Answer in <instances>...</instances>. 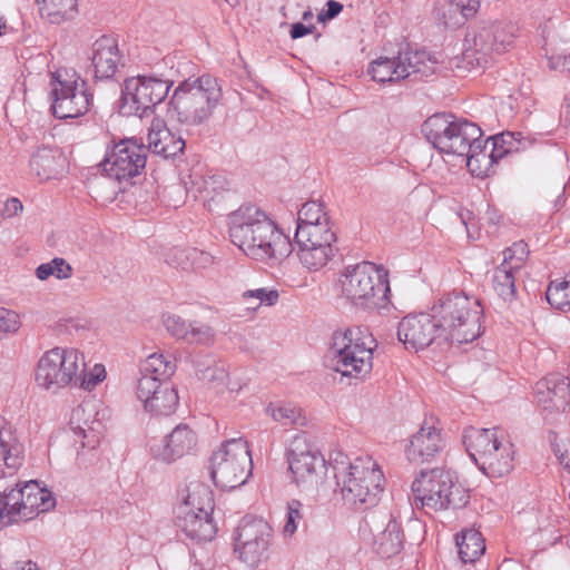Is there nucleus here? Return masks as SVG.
<instances>
[{"instance_id": "nucleus-1", "label": "nucleus", "mask_w": 570, "mask_h": 570, "mask_svg": "<svg viewBox=\"0 0 570 570\" xmlns=\"http://www.w3.org/2000/svg\"><path fill=\"white\" fill-rule=\"evenodd\" d=\"M228 234L234 245L256 261H278L292 252L289 238L256 205H243L228 215Z\"/></svg>"}, {"instance_id": "nucleus-2", "label": "nucleus", "mask_w": 570, "mask_h": 570, "mask_svg": "<svg viewBox=\"0 0 570 570\" xmlns=\"http://www.w3.org/2000/svg\"><path fill=\"white\" fill-rule=\"evenodd\" d=\"M222 98L218 80L209 75L181 81L169 100V111L176 119L189 126L205 122Z\"/></svg>"}, {"instance_id": "nucleus-3", "label": "nucleus", "mask_w": 570, "mask_h": 570, "mask_svg": "<svg viewBox=\"0 0 570 570\" xmlns=\"http://www.w3.org/2000/svg\"><path fill=\"white\" fill-rule=\"evenodd\" d=\"M336 286L342 297L362 309L383 306L390 292L387 273L371 262L346 266Z\"/></svg>"}, {"instance_id": "nucleus-4", "label": "nucleus", "mask_w": 570, "mask_h": 570, "mask_svg": "<svg viewBox=\"0 0 570 570\" xmlns=\"http://www.w3.org/2000/svg\"><path fill=\"white\" fill-rule=\"evenodd\" d=\"M411 489L415 507L425 513L461 509L470 499L468 490L458 482L454 473L440 468L421 471Z\"/></svg>"}, {"instance_id": "nucleus-5", "label": "nucleus", "mask_w": 570, "mask_h": 570, "mask_svg": "<svg viewBox=\"0 0 570 570\" xmlns=\"http://www.w3.org/2000/svg\"><path fill=\"white\" fill-rule=\"evenodd\" d=\"M334 471L336 485L347 504L365 510L376 505L384 475L372 458H356L347 466H334Z\"/></svg>"}, {"instance_id": "nucleus-6", "label": "nucleus", "mask_w": 570, "mask_h": 570, "mask_svg": "<svg viewBox=\"0 0 570 570\" xmlns=\"http://www.w3.org/2000/svg\"><path fill=\"white\" fill-rule=\"evenodd\" d=\"M377 344L368 328L352 326L333 333L331 367L343 376H365L373 366Z\"/></svg>"}, {"instance_id": "nucleus-7", "label": "nucleus", "mask_w": 570, "mask_h": 570, "mask_svg": "<svg viewBox=\"0 0 570 570\" xmlns=\"http://www.w3.org/2000/svg\"><path fill=\"white\" fill-rule=\"evenodd\" d=\"M210 476L214 483L233 490L243 485L252 475L253 461L247 442L242 438L230 439L210 456Z\"/></svg>"}, {"instance_id": "nucleus-8", "label": "nucleus", "mask_w": 570, "mask_h": 570, "mask_svg": "<svg viewBox=\"0 0 570 570\" xmlns=\"http://www.w3.org/2000/svg\"><path fill=\"white\" fill-rule=\"evenodd\" d=\"M438 59L425 50H413L409 45L401 48L397 56L380 57L374 60L368 73L377 82L399 81L411 76L416 78L430 77L438 69Z\"/></svg>"}, {"instance_id": "nucleus-9", "label": "nucleus", "mask_w": 570, "mask_h": 570, "mask_svg": "<svg viewBox=\"0 0 570 570\" xmlns=\"http://www.w3.org/2000/svg\"><path fill=\"white\" fill-rule=\"evenodd\" d=\"M85 371L83 355L73 348L55 347L38 361L36 382L53 392L73 384Z\"/></svg>"}, {"instance_id": "nucleus-10", "label": "nucleus", "mask_w": 570, "mask_h": 570, "mask_svg": "<svg viewBox=\"0 0 570 570\" xmlns=\"http://www.w3.org/2000/svg\"><path fill=\"white\" fill-rule=\"evenodd\" d=\"M173 82L156 77L127 78L122 86L119 112L124 116H148L168 96Z\"/></svg>"}, {"instance_id": "nucleus-11", "label": "nucleus", "mask_w": 570, "mask_h": 570, "mask_svg": "<svg viewBox=\"0 0 570 570\" xmlns=\"http://www.w3.org/2000/svg\"><path fill=\"white\" fill-rule=\"evenodd\" d=\"M362 534L368 535L374 551L382 558L399 554L404 546V532L401 523L386 508L368 511L361 525Z\"/></svg>"}, {"instance_id": "nucleus-12", "label": "nucleus", "mask_w": 570, "mask_h": 570, "mask_svg": "<svg viewBox=\"0 0 570 570\" xmlns=\"http://www.w3.org/2000/svg\"><path fill=\"white\" fill-rule=\"evenodd\" d=\"M514 27L489 26L481 28L470 39H465L468 47L462 52V63L468 69L485 68L493 52L502 53L513 43Z\"/></svg>"}, {"instance_id": "nucleus-13", "label": "nucleus", "mask_w": 570, "mask_h": 570, "mask_svg": "<svg viewBox=\"0 0 570 570\" xmlns=\"http://www.w3.org/2000/svg\"><path fill=\"white\" fill-rule=\"evenodd\" d=\"M147 155L148 149L144 144L138 142L136 138H127L115 144L107 151L100 166L102 171L118 184L128 183L140 175L146 166Z\"/></svg>"}, {"instance_id": "nucleus-14", "label": "nucleus", "mask_w": 570, "mask_h": 570, "mask_svg": "<svg viewBox=\"0 0 570 570\" xmlns=\"http://www.w3.org/2000/svg\"><path fill=\"white\" fill-rule=\"evenodd\" d=\"M53 79L51 90L53 116L68 119L85 115L92 104V94L89 92L86 81L79 77L61 79L60 72H57Z\"/></svg>"}, {"instance_id": "nucleus-15", "label": "nucleus", "mask_w": 570, "mask_h": 570, "mask_svg": "<svg viewBox=\"0 0 570 570\" xmlns=\"http://www.w3.org/2000/svg\"><path fill=\"white\" fill-rule=\"evenodd\" d=\"M271 528L262 519H243L235 535V551L250 567L267 558Z\"/></svg>"}, {"instance_id": "nucleus-16", "label": "nucleus", "mask_w": 570, "mask_h": 570, "mask_svg": "<svg viewBox=\"0 0 570 570\" xmlns=\"http://www.w3.org/2000/svg\"><path fill=\"white\" fill-rule=\"evenodd\" d=\"M287 460L297 485L317 484L325 470L323 455L312 449L305 436H296L293 440Z\"/></svg>"}, {"instance_id": "nucleus-17", "label": "nucleus", "mask_w": 570, "mask_h": 570, "mask_svg": "<svg viewBox=\"0 0 570 570\" xmlns=\"http://www.w3.org/2000/svg\"><path fill=\"white\" fill-rule=\"evenodd\" d=\"M397 338L406 350L419 352L442 342L441 327L434 314H409L399 323Z\"/></svg>"}, {"instance_id": "nucleus-18", "label": "nucleus", "mask_w": 570, "mask_h": 570, "mask_svg": "<svg viewBox=\"0 0 570 570\" xmlns=\"http://www.w3.org/2000/svg\"><path fill=\"white\" fill-rule=\"evenodd\" d=\"M445 448L441 429L432 420H425L420 430L412 435L405 453L409 461L424 463L433 460Z\"/></svg>"}, {"instance_id": "nucleus-19", "label": "nucleus", "mask_w": 570, "mask_h": 570, "mask_svg": "<svg viewBox=\"0 0 570 570\" xmlns=\"http://www.w3.org/2000/svg\"><path fill=\"white\" fill-rule=\"evenodd\" d=\"M197 444V436L186 424L177 425L163 441L150 446L155 459L170 463L189 454Z\"/></svg>"}, {"instance_id": "nucleus-20", "label": "nucleus", "mask_w": 570, "mask_h": 570, "mask_svg": "<svg viewBox=\"0 0 570 570\" xmlns=\"http://www.w3.org/2000/svg\"><path fill=\"white\" fill-rule=\"evenodd\" d=\"M97 415L98 412L90 403H82L71 412L69 426L82 439V448L95 449L104 435L105 426Z\"/></svg>"}, {"instance_id": "nucleus-21", "label": "nucleus", "mask_w": 570, "mask_h": 570, "mask_svg": "<svg viewBox=\"0 0 570 570\" xmlns=\"http://www.w3.org/2000/svg\"><path fill=\"white\" fill-rule=\"evenodd\" d=\"M482 313L480 302L473 297L469 303V315H459L451 328L441 330L442 342L463 344L476 340L481 334Z\"/></svg>"}, {"instance_id": "nucleus-22", "label": "nucleus", "mask_w": 570, "mask_h": 570, "mask_svg": "<svg viewBox=\"0 0 570 570\" xmlns=\"http://www.w3.org/2000/svg\"><path fill=\"white\" fill-rule=\"evenodd\" d=\"M121 56L117 41L108 36H102L92 45L91 67L94 78L98 80H111L118 69Z\"/></svg>"}, {"instance_id": "nucleus-23", "label": "nucleus", "mask_w": 570, "mask_h": 570, "mask_svg": "<svg viewBox=\"0 0 570 570\" xmlns=\"http://www.w3.org/2000/svg\"><path fill=\"white\" fill-rule=\"evenodd\" d=\"M24 460V446L17 431L7 420L0 416V479L6 475L4 468L12 474Z\"/></svg>"}, {"instance_id": "nucleus-24", "label": "nucleus", "mask_w": 570, "mask_h": 570, "mask_svg": "<svg viewBox=\"0 0 570 570\" xmlns=\"http://www.w3.org/2000/svg\"><path fill=\"white\" fill-rule=\"evenodd\" d=\"M458 117L452 114H435L422 125V134L426 140L441 154H448L452 147V132Z\"/></svg>"}, {"instance_id": "nucleus-25", "label": "nucleus", "mask_w": 570, "mask_h": 570, "mask_svg": "<svg viewBox=\"0 0 570 570\" xmlns=\"http://www.w3.org/2000/svg\"><path fill=\"white\" fill-rule=\"evenodd\" d=\"M147 139L148 151L165 159L174 158L185 149L184 139L173 134L160 119L153 120Z\"/></svg>"}, {"instance_id": "nucleus-26", "label": "nucleus", "mask_w": 570, "mask_h": 570, "mask_svg": "<svg viewBox=\"0 0 570 570\" xmlns=\"http://www.w3.org/2000/svg\"><path fill=\"white\" fill-rule=\"evenodd\" d=\"M175 524L186 539L197 544L212 541L217 532L210 513L190 514L187 511L176 515Z\"/></svg>"}, {"instance_id": "nucleus-27", "label": "nucleus", "mask_w": 570, "mask_h": 570, "mask_svg": "<svg viewBox=\"0 0 570 570\" xmlns=\"http://www.w3.org/2000/svg\"><path fill=\"white\" fill-rule=\"evenodd\" d=\"M473 297H470L461 292H452L443 295L436 304L433 305L432 311L438 321L441 330L451 328L455 323V318L464 314L469 315V303Z\"/></svg>"}, {"instance_id": "nucleus-28", "label": "nucleus", "mask_w": 570, "mask_h": 570, "mask_svg": "<svg viewBox=\"0 0 570 570\" xmlns=\"http://www.w3.org/2000/svg\"><path fill=\"white\" fill-rule=\"evenodd\" d=\"M66 161V157L58 149L42 147L32 154L30 170L40 180H48L65 171Z\"/></svg>"}, {"instance_id": "nucleus-29", "label": "nucleus", "mask_w": 570, "mask_h": 570, "mask_svg": "<svg viewBox=\"0 0 570 570\" xmlns=\"http://www.w3.org/2000/svg\"><path fill=\"white\" fill-rule=\"evenodd\" d=\"M483 132L481 128L466 119L458 118L452 132V147L448 155L466 156L471 150H476L482 142Z\"/></svg>"}, {"instance_id": "nucleus-30", "label": "nucleus", "mask_w": 570, "mask_h": 570, "mask_svg": "<svg viewBox=\"0 0 570 570\" xmlns=\"http://www.w3.org/2000/svg\"><path fill=\"white\" fill-rule=\"evenodd\" d=\"M503 441L497 429H476L470 426L464 430L462 442L475 464L491 452L497 444Z\"/></svg>"}, {"instance_id": "nucleus-31", "label": "nucleus", "mask_w": 570, "mask_h": 570, "mask_svg": "<svg viewBox=\"0 0 570 570\" xmlns=\"http://www.w3.org/2000/svg\"><path fill=\"white\" fill-rule=\"evenodd\" d=\"M513 445L501 441L489 454L482 458L476 465L490 478H501L513 469Z\"/></svg>"}, {"instance_id": "nucleus-32", "label": "nucleus", "mask_w": 570, "mask_h": 570, "mask_svg": "<svg viewBox=\"0 0 570 570\" xmlns=\"http://www.w3.org/2000/svg\"><path fill=\"white\" fill-rule=\"evenodd\" d=\"M22 519L30 520L40 512L55 507L51 492L40 488L37 481H29L22 487Z\"/></svg>"}, {"instance_id": "nucleus-33", "label": "nucleus", "mask_w": 570, "mask_h": 570, "mask_svg": "<svg viewBox=\"0 0 570 570\" xmlns=\"http://www.w3.org/2000/svg\"><path fill=\"white\" fill-rule=\"evenodd\" d=\"M187 511L190 514L213 513V492L207 485L200 482L190 483L184 502L178 507L177 514H183Z\"/></svg>"}, {"instance_id": "nucleus-34", "label": "nucleus", "mask_w": 570, "mask_h": 570, "mask_svg": "<svg viewBox=\"0 0 570 570\" xmlns=\"http://www.w3.org/2000/svg\"><path fill=\"white\" fill-rule=\"evenodd\" d=\"M196 376L206 382L212 389L220 392L227 385L228 372L223 362L206 355L195 360Z\"/></svg>"}, {"instance_id": "nucleus-35", "label": "nucleus", "mask_w": 570, "mask_h": 570, "mask_svg": "<svg viewBox=\"0 0 570 570\" xmlns=\"http://www.w3.org/2000/svg\"><path fill=\"white\" fill-rule=\"evenodd\" d=\"M294 239L297 246L335 247L336 233L332 223H321L318 227L296 228Z\"/></svg>"}, {"instance_id": "nucleus-36", "label": "nucleus", "mask_w": 570, "mask_h": 570, "mask_svg": "<svg viewBox=\"0 0 570 570\" xmlns=\"http://www.w3.org/2000/svg\"><path fill=\"white\" fill-rule=\"evenodd\" d=\"M22 488L7 487L0 492V524H10L22 519Z\"/></svg>"}, {"instance_id": "nucleus-37", "label": "nucleus", "mask_w": 570, "mask_h": 570, "mask_svg": "<svg viewBox=\"0 0 570 570\" xmlns=\"http://www.w3.org/2000/svg\"><path fill=\"white\" fill-rule=\"evenodd\" d=\"M455 540L463 563H473L485 551L484 539L474 529L463 530L460 534H456Z\"/></svg>"}, {"instance_id": "nucleus-38", "label": "nucleus", "mask_w": 570, "mask_h": 570, "mask_svg": "<svg viewBox=\"0 0 570 570\" xmlns=\"http://www.w3.org/2000/svg\"><path fill=\"white\" fill-rule=\"evenodd\" d=\"M39 12L50 23L60 24L72 19L77 10V0H37Z\"/></svg>"}, {"instance_id": "nucleus-39", "label": "nucleus", "mask_w": 570, "mask_h": 570, "mask_svg": "<svg viewBox=\"0 0 570 570\" xmlns=\"http://www.w3.org/2000/svg\"><path fill=\"white\" fill-rule=\"evenodd\" d=\"M209 254L197 248H178L175 247L169 250L166 262L176 268L195 269L205 266L210 262Z\"/></svg>"}, {"instance_id": "nucleus-40", "label": "nucleus", "mask_w": 570, "mask_h": 570, "mask_svg": "<svg viewBox=\"0 0 570 570\" xmlns=\"http://www.w3.org/2000/svg\"><path fill=\"white\" fill-rule=\"evenodd\" d=\"M179 397L177 391L170 383H165L163 389L145 405V410L153 415H170L178 406Z\"/></svg>"}, {"instance_id": "nucleus-41", "label": "nucleus", "mask_w": 570, "mask_h": 570, "mask_svg": "<svg viewBox=\"0 0 570 570\" xmlns=\"http://www.w3.org/2000/svg\"><path fill=\"white\" fill-rule=\"evenodd\" d=\"M336 247L297 246V257L308 271H320L333 258Z\"/></svg>"}, {"instance_id": "nucleus-42", "label": "nucleus", "mask_w": 570, "mask_h": 570, "mask_svg": "<svg viewBox=\"0 0 570 570\" xmlns=\"http://www.w3.org/2000/svg\"><path fill=\"white\" fill-rule=\"evenodd\" d=\"M515 272L517 269H513L512 265L501 264L493 273V288L504 302H511L515 296Z\"/></svg>"}, {"instance_id": "nucleus-43", "label": "nucleus", "mask_w": 570, "mask_h": 570, "mask_svg": "<svg viewBox=\"0 0 570 570\" xmlns=\"http://www.w3.org/2000/svg\"><path fill=\"white\" fill-rule=\"evenodd\" d=\"M485 147L487 140L482 138V142L476 150H471V153L466 154V156H461V158L466 163L469 171L473 176L481 177L485 175L489 166L499 159L494 150H492L490 154H487Z\"/></svg>"}, {"instance_id": "nucleus-44", "label": "nucleus", "mask_w": 570, "mask_h": 570, "mask_svg": "<svg viewBox=\"0 0 570 570\" xmlns=\"http://www.w3.org/2000/svg\"><path fill=\"white\" fill-rule=\"evenodd\" d=\"M175 368L176 365L169 356L154 353L142 362L140 373L168 381V379L175 373Z\"/></svg>"}, {"instance_id": "nucleus-45", "label": "nucleus", "mask_w": 570, "mask_h": 570, "mask_svg": "<svg viewBox=\"0 0 570 570\" xmlns=\"http://www.w3.org/2000/svg\"><path fill=\"white\" fill-rule=\"evenodd\" d=\"M321 223H331L330 217L324 212V206L320 202H306L298 210L297 227L306 228L308 226H317Z\"/></svg>"}, {"instance_id": "nucleus-46", "label": "nucleus", "mask_w": 570, "mask_h": 570, "mask_svg": "<svg viewBox=\"0 0 570 570\" xmlns=\"http://www.w3.org/2000/svg\"><path fill=\"white\" fill-rule=\"evenodd\" d=\"M116 183L118 181L105 173V175L96 177L89 183L90 194L96 200L112 202L120 190Z\"/></svg>"}, {"instance_id": "nucleus-47", "label": "nucleus", "mask_w": 570, "mask_h": 570, "mask_svg": "<svg viewBox=\"0 0 570 570\" xmlns=\"http://www.w3.org/2000/svg\"><path fill=\"white\" fill-rule=\"evenodd\" d=\"M546 297L548 303L557 309H570V281L551 282Z\"/></svg>"}, {"instance_id": "nucleus-48", "label": "nucleus", "mask_w": 570, "mask_h": 570, "mask_svg": "<svg viewBox=\"0 0 570 570\" xmlns=\"http://www.w3.org/2000/svg\"><path fill=\"white\" fill-rule=\"evenodd\" d=\"M72 267L63 258L56 257L49 263L41 264L36 269V276L45 281L50 276L58 279H68L72 276Z\"/></svg>"}, {"instance_id": "nucleus-49", "label": "nucleus", "mask_w": 570, "mask_h": 570, "mask_svg": "<svg viewBox=\"0 0 570 570\" xmlns=\"http://www.w3.org/2000/svg\"><path fill=\"white\" fill-rule=\"evenodd\" d=\"M165 383H169L157 376L141 374L137 383V397L144 403V406L156 395L158 390L163 389Z\"/></svg>"}, {"instance_id": "nucleus-50", "label": "nucleus", "mask_w": 570, "mask_h": 570, "mask_svg": "<svg viewBox=\"0 0 570 570\" xmlns=\"http://www.w3.org/2000/svg\"><path fill=\"white\" fill-rule=\"evenodd\" d=\"M190 327L187 331V335L185 336L184 341H186L189 344H203L208 345L213 343L214 341V330L202 322L194 321L189 322Z\"/></svg>"}, {"instance_id": "nucleus-51", "label": "nucleus", "mask_w": 570, "mask_h": 570, "mask_svg": "<svg viewBox=\"0 0 570 570\" xmlns=\"http://www.w3.org/2000/svg\"><path fill=\"white\" fill-rule=\"evenodd\" d=\"M267 412L276 422L284 425L296 424L301 417L299 409L292 404H271L267 407Z\"/></svg>"}, {"instance_id": "nucleus-52", "label": "nucleus", "mask_w": 570, "mask_h": 570, "mask_svg": "<svg viewBox=\"0 0 570 570\" xmlns=\"http://www.w3.org/2000/svg\"><path fill=\"white\" fill-rule=\"evenodd\" d=\"M502 254V264L507 266L512 265L513 269L519 271L522 267L524 259L528 257V245L522 240L515 242L511 247L505 248Z\"/></svg>"}, {"instance_id": "nucleus-53", "label": "nucleus", "mask_w": 570, "mask_h": 570, "mask_svg": "<svg viewBox=\"0 0 570 570\" xmlns=\"http://www.w3.org/2000/svg\"><path fill=\"white\" fill-rule=\"evenodd\" d=\"M480 8V0H450V13H460L461 19H456L455 23H463L469 18H472Z\"/></svg>"}, {"instance_id": "nucleus-54", "label": "nucleus", "mask_w": 570, "mask_h": 570, "mask_svg": "<svg viewBox=\"0 0 570 570\" xmlns=\"http://www.w3.org/2000/svg\"><path fill=\"white\" fill-rule=\"evenodd\" d=\"M105 377V366L102 364H96L89 373H87L85 370L79 376V380L73 382V385L80 386L87 391H91L98 383L102 382Z\"/></svg>"}, {"instance_id": "nucleus-55", "label": "nucleus", "mask_w": 570, "mask_h": 570, "mask_svg": "<svg viewBox=\"0 0 570 570\" xmlns=\"http://www.w3.org/2000/svg\"><path fill=\"white\" fill-rule=\"evenodd\" d=\"M21 327L20 315L12 309L0 307V334L13 335Z\"/></svg>"}, {"instance_id": "nucleus-56", "label": "nucleus", "mask_w": 570, "mask_h": 570, "mask_svg": "<svg viewBox=\"0 0 570 570\" xmlns=\"http://www.w3.org/2000/svg\"><path fill=\"white\" fill-rule=\"evenodd\" d=\"M278 292L276 289H266V288H257V289H250L246 291L243 294V298L248 302L250 299L257 301L256 306L253 308H256L263 304L267 306H272L277 303L278 301Z\"/></svg>"}, {"instance_id": "nucleus-57", "label": "nucleus", "mask_w": 570, "mask_h": 570, "mask_svg": "<svg viewBox=\"0 0 570 570\" xmlns=\"http://www.w3.org/2000/svg\"><path fill=\"white\" fill-rule=\"evenodd\" d=\"M548 393L550 395V402L554 407H564L566 404L570 403V382L561 380L556 383L553 387L548 386Z\"/></svg>"}, {"instance_id": "nucleus-58", "label": "nucleus", "mask_w": 570, "mask_h": 570, "mask_svg": "<svg viewBox=\"0 0 570 570\" xmlns=\"http://www.w3.org/2000/svg\"><path fill=\"white\" fill-rule=\"evenodd\" d=\"M303 504L297 500H292L287 503L286 523L284 525V533L292 535L296 532L298 522L303 519L302 513Z\"/></svg>"}, {"instance_id": "nucleus-59", "label": "nucleus", "mask_w": 570, "mask_h": 570, "mask_svg": "<svg viewBox=\"0 0 570 570\" xmlns=\"http://www.w3.org/2000/svg\"><path fill=\"white\" fill-rule=\"evenodd\" d=\"M166 330L176 338L184 340L190 327L189 323L178 315H166L164 317Z\"/></svg>"}, {"instance_id": "nucleus-60", "label": "nucleus", "mask_w": 570, "mask_h": 570, "mask_svg": "<svg viewBox=\"0 0 570 570\" xmlns=\"http://www.w3.org/2000/svg\"><path fill=\"white\" fill-rule=\"evenodd\" d=\"M514 140L513 132L501 134L500 137L493 138V149L498 158H501L504 154H508L512 149V141Z\"/></svg>"}, {"instance_id": "nucleus-61", "label": "nucleus", "mask_w": 570, "mask_h": 570, "mask_svg": "<svg viewBox=\"0 0 570 570\" xmlns=\"http://www.w3.org/2000/svg\"><path fill=\"white\" fill-rule=\"evenodd\" d=\"M326 10H323L317 14L318 22H326L328 20H332L335 17H337L343 10V4L335 0H330L326 3Z\"/></svg>"}, {"instance_id": "nucleus-62", "label": "nucleus", "mask_w": 570, "mask_h": 570, "mask_svg": "<svg viewBox=\"0 0 570 570\" xmlns=\"http://www.w3.org/2000/svg\"><path fill=\"white\" fill-rule=\"evenodd\" d=\"M23 209L22 203L13 197L6 202L4 208H3V215L8 217H12L18 215Z\"/></svg>"}, {"instance_id": "nucleus-63", "label": "nucleus", "mask_w": 570, "mask_h": 570, "mask_svg": "<svg viewBox=\"0 0 570 570\" xmlns=\"http://www.w3.org/2000/svg\"><path fill=\"white\" fill-rule=\"evenodd\" d=\"M315 29L314 26H305L301 22H296V23H293L292 24V28H291V31H289V35H291V38L292 39H298V38H302L306 35H309L313 32V30Z\"/></svg>"}, {"instance_id": "nucleus-64", "label": "nucleus", "mask_w": 570, "mask_h": 570, "mask_svg": "<svg viewBox=\"0 0 570 570\" xmlns=\"http://www.w3.org/2000/svg\"><path fill=\"white\" fill-rule=\"evenodd\" d=\"M569 60L564 56H553L548 60V66L551 70H564L569 66Z\"/></svg>"}]
</instances>
